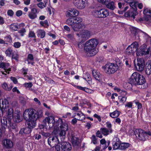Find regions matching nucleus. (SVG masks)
I'll return each instance as SVG.
<instances>
[{
    "label": "nucleus",
    "instance_id": "nucleus-58",
    "mask_svg": "<svg viewBox=\"0 0 151 151\" xmlns=\"http://www.w3.org/2000/svg\"><path fill=\"white\" fill-rule=\"evenodd\" d=\"M12 54V58L16 60H18L19 58L18 55L17 53L14 54Z\"/></svg>",
    "mask_w": 151,
    "mask_h": 151
},
{
    "label": "nucleus",
    "instance_id": "nucleus-59",
    "mask_svg": "<svg viewBox=\"0 0 151 151\" xmlns=\"http://www.w3.org/2000/svg\"><path fill=\"white\" fill-rule=\"evenodd\" d=\"M132 102H129L126 103L125 105V107H127L128 108H132Z\"/></svg>",
    "mask_w": 151,
    "mask_h": 151
},
{
    "label": "nucleus",
    "instance_id": "nucleus-39",
    "mask_svg": "<svg viewBox=\"0 0 151 151\" xmlns=\"http://www.w3.org/2000/svg\"><path fill=\"white\" fill-rule=\"evenodd\" d=\"M125 2L129 4L130 6H134L135 5L134 0H123Z\"/></svg>",
    "mask_w": 151,
    "mask_h": 151
},
{
    "label": "nucleus",
    "instance_id": "nucleus-55",
    "mask_svg": "<svg viewBox=\"0 0 151 151\" xmlns=\"http://www.w3.org/2000/svg\"><path fill=\"white\" fill-rule=\"evenodd\" d=\"M13 46L15 48H19L21 46V44L19 42H15Z\"/></svg>",
    "mask_w": 151,
    "mask_h": 151
},
{
    "label": "nucleus",
    "instance_id": "nucleus-56",
    "mask_svg": "<svg viewBox=\"0 0 151 151\" xmlns=\"http://www.w3.org/2000/svg\"><path fill=\"white\" fill-rule=\"evenodd\" d=\"M67 131H64L63 129H60V132L59 133V135L61 136H64L66 134V132Z\"/></svg>",
    "mask_w": 151,
    "mask_h": 151
},
{
    "label": "nucleus",
    "instance_id": "nucleus-20",
    "mask_svg": "<svg viewBox=\"0 0 151 151\" xmlns=\"http://www.w3.org/2000/svg\"><path fill=\"white\" fill-rule=\"evenodd\" d=\"M79 12L76 9L74 8H71L67 11L66 15L68 17H72L74 16H77Z\"/></svg>",
    "mask_w": 151,
    "mask_h": 151
},
{
    "label": "nucleus",
    "instance_id": "nucleus-23",
    "mask_svg": "<svg viewBox=\"0 0 151 151\" xmlns=\"http://www.w3.org/2000/svg\"><path fill=\"white\" fill-rule=\"evenodd\" d=\"M37 9L33 8L32 9L31 11L29 12L28 16L30 19H34L37 17Z\"/></svg>",
    "mask_w": 151,
    "mask_h": 151
},
{
    "label": "nucleus",
    "instance_id": "nucleus-54",
    "mask_svg": "<svg viewBox=\"0 0 151 151\" xmlns=\"http://www.w3.org/2000/svg\"><path fill=\"white\" fill-rule=\"evenodd\" d=\"M91 142L94 144L97 143L96 139L94 135H93L91 137Z\"/></svg>",
    "mask_w": 151,
    "mask_h": 151
},
{
    "label": "nucleus",
    "instance_id": "nucleus-3",
    "mask_svg": "<svg viewBox=\"0 0 151 151\" xmlns=\"http://www.w3.org/2000/svg\"><path fill=\"white\" fill-rule=\"evenodd\" d=\"M66 23L70 26L73 30L75 32H78L80 29H84L85 27L84 24L82 22V19L79 17L67 19Z\"/></svg>",
    "mask_w": 151,
    "mask_h": 151
},
{
    "label": "nucleus",
    "instance_id": "nucleus-42",
    "mask_svg": "<svg viewBox=\"0 0 151 151\" xmlns=\"http://www.w3.org/2000/svg\"><path fill=\"white\" fill-rule=\"evenodd\" d=\"M127 97L122 96H120L119 97V102L121 103H123L125 102L126 100Z\"/></svg>",
    "mask_w": 151,
    "mask_h": 151
},
{
    "label": "nucleus",
    "instance_id": "nucleus-63",
    "mask_svg": "<svg viewBox=\"0 0 151 151\" xmlns=\"http://www.w3.org/2000/svg\"><path fill=\"white\" fill-rule=\"evenodd\" d=\"M22 14V12L21 10H18L16 13V15L18 17L21 16Z\"/></svg>",
    "mask_w": 151,
    "mask_h": 151
},
{
    "label": "nucleus",
    "instance_id": "nucleus-32",
    "mask_svg": "<svg viewBox=\"0 0 151 151\" xmlns=\"http://www.w3.org/2000/svg\"><path fill=\"white\" fill-rule=\"evenodd\" d=\"M120 114L119 111L116 110L109 114V116L112 118H115L117 117Z\"/></svg>",
    "mask_w": 151,
    "mask_h": 151
},
{
    "label": "nucleus",
    "instance_id": "nucleus-1",
    "mask_svg": "<svg viewBox=\"0 0 151 151\" xmlns=\"http://www.w3.org/2000/svg\"><path fill=\"white\" fill-rule=\"evenodd\" d=\"M23 115L24 119L26 121H28V124L29 127L34 128L35 126L36 120L41 117L42 114L41 112L30 108L26 110Z\"/></svg>",
    "mask_w": 151,
    "mask_h": 151
},
{
    "label": "nucleus",
    "instance_id": "nucleus-28",
    "mask_svg": "<svg viewBox=\"0 0 151 151\" xmlns=\"http://www.w3.org/2000/svg\"><path fill=\"white\" fill-rule=\"evenodd\" d=\"M92 73L93 77L96 80L99 81L100 79L102 76L99 71L93 70L92 71Z\"/></svg>",
    "mask_w": 151,
    "mask_h": 151
},
{
    "label": "nucleus",
    "instance_id": "nucleus-26",
    "mask_svg": "<svg viewBox=\"0 0 151 151\" xmlns=\"http://www.w3.org/2000/svg\"><path fill=\"white\" fill-rule=\"evenodd\" d=\"M71 141L73 146L78 147L79 146V139L78 137L72 135L71 137Z\"/></svg>",
    "mask_w": 151,
    "mask_h": 151
},
{
    "label": "nucleus",
    "instance_id": "nucleus-31",
    "mask_svg": "<svg viewBox=\"0 0 151 151\" xmlns=\"http://www.w3.org/2000/svg\"><path fill=\"white\" fill-rule=\"evenodd\" d=\"M102 134L104 135H108L109 133H111L112 132V129H108L105 128H101L100 129Z\"/></svg>",
    "mask_w": 151,
    "mask_h": 151
},
{
    "label": "nucleus",
    "instance_id": "nucleus-35",
    "mask_svg": "<svg viewBox=\"0 0 151 151\" xmlns=\"http://www.w3.org/2000/svg\"><path fill=\"white\" fill-rule=\"evenodd\" d=\"M129 144L127 143H121L119 150H125L128 148L129 147Z\"/></svg>",
    "mask_w": 151,
    "mask_h": 151
},
{
    "label": "nucleus",
    "instance_id": "nucleus-8",
    "mask_svg": "<svg viewBox=\"0 0 151 151\" xmlns=\"http://www.w3.org/2000/svg\"><path fill=\"white\" fill-rule=\"evenodd\" d=\"M139 45L137 42H134L129 45L125 50V53L128 55H133L137 50Z\"/></svg>",
    "mask_w": 151,
    "mask_h": 151
},
{
    "label": "nucleus",
    "instance_id": "nucleus-4",
    "mask_svg": "<svg viewBox=\"0 0 151 151\" xmlns=\"http://www.w3.org/2000/svg\"><path fill=\"white\" fill-rule=\"evenodd\" d=\"M145 81L144 76H141L138 73L134 72L132 74L129 79V82L127 84H129L130 86H132V85H141L144 84Z\"/></svg>",
    "mask_w": 151,
    "mask_h": 151
},
{
    "label": "nucleus",
    "instance_id": "nucleus-46",
    "mask_svg": "<svg viewBox=\"0 0 151 151\" xmlns=\"http://www.w3.org/2000/svg\"><path fill=\"white\" fill-rule=\"evenodd\" d=\"M32 128L29 127L28 125V127L24 128V134H29L31 132V129Z\"/></svg>",
    "mask_w": 151,
    "mask_h": 151
},
{
    "label": "nucleus",
    "instance_id": "nucleus-33",
    "mask_svg": "<svg viewBox=\"0 0 151 151\" xmlns=\"http://www.w3.org/2000/svg\"><path fill=\"white\" fill-rule=\"evenodd\" d=\"M37 33L38 37H40L41 38H43L45 36V32L44 30H39L37 31Z\"/></svg>",
    "mask_w": 151,
    "mask_h": 151
},
{
    "label": "nucleus",
    "instance_id": "nucleus-45",
    "mask_svg": "<svg viewBox=\"0 0 151 151\" xmlns=\"http://www.w3.org/2000/svg\"><path fill=\"white\" fill-rule=\"evenodd\" d=\"M144 19L146 21L151 22V15L146 14L145 15Z\"/></svg>",
    "mask_w": 151,
    "mask_h": 151
},
{
    "label": "nucleus",
    "instance_id": "nucleus-47",
    "mask_svg": "<svg viewBox=\"0 0 151 151\" xmlns=\"http://www.w3.org/2000/svg\"><path fill=\"white\" fill-rule=\"evenodd\" d=\"M84 42L83 40H82L78 43V45L79 48L81 49L83 47L84 48L85 44H84Z\"/></svg>",
    "mask_w": 151,
    "mask_h": 151
},
{
    "label": "nucleus",
    "instance_id": "nucleus-37",
    "mask_svg": "<svg viewBox=\"0 0 151 151\" xmlns=\"http://www.w3.org/2000/svg\"><path fill=\"white\" fill-rule=\"evenodd\" d=\"M40 24L41 26L45 28H47L49 25L48 21L47 20L40 22Z\"/></svg>",
    "mask_w": 151,
    "mask_h": 151
},
{
    "label": "nucleus",
    "instance_id": "nucleus-64",
    "mask_svg": "<svg viewBox=\"0 0 151 151\" xmlns=\"http://www.w3.org/2000/svg\"><path fill=\"white\" fill-rule=\"evenodd\" d=\"M5 38L6 39L7 41L9 42H11L12 41V39L10 35L6 37Z\"/></svg>",
    "mask_w": 151,
    "mask_h": 151
},
{
    "label": "nucleus",
    "instance_id": "nucleus-12",
    "mask_svg": "<svg viewBox=\"0 0 151 151\" xmlns=\"http://www.w3.org/2000/svg\"><path fill=\"white\" fill-rule=\"evenodd\" d=\"M8 101L6 99H2L0 100V109L2 115H4V113L6 111V109L8 107Z\"/></svg>",
    "mask_w": 151,
    "mask_h": 151
},
{
    "label": "nucleus",
    "instance_id": "nucleus-29",
    "mask_svg": "<svg viewBox=\"0 0 151 151\" xmlns=\"http://www.w3.org/2000/svg\"><path fill=\"white\" fill-rule=\"evenodd\" d=\"M77 116V120L79 121L84 120L85 119V116L84 114L81 112H80L76 114H75L73 117Z\"/></svg>",
    "mask_w": 151,
    "mask_h": 151
},
{
    "label": "nucleus",
    "instance_id": "nucleus-5",
    "mask_svg": "<svg viewBox=\"0 0 151 151\" xmlns=\"http://www.w3.org/2000/svg\"><path fill=\"white\" fill-rule=\"evenodd\" d=\"M121 63L118 60L116 63H109L106 64L102 67V68L105 72L108 74L114 73L119 70Z\"/></svg>",
    "mask_w": 151,
    "mask_h": 151
},
{
    "label": "nucleus",
    "instance_id": "nucleus-49",
    "mask_svg": "<svg viewBox=\"0 0 151 151\" xmlns=\"http://www.w3.org/2000/svg\"><path fill=\"white\" fill-rule=\"evenodd\" d=\"M24 85L26 88H30L33 86V84L31 82L25 83L24 84Z\"/></svg>",
    "mask_w": 151,
    "mask_h": 151
},
{
    "label": "nucleus",
    "instance_id": "nucleus-18",
    "mask_svg": "<svg viewBox=\"0 0 151 151\" xmlns=\"http://www.w3.org/2000/svg\"><path fill=\"white\" fill-rule=\"evenodd\" d=\"M132 8L129 11L127 12L124 14V16L125 17L132 18L133 19L135 18V16L136 15L137 12L136 11L134 10V6H131Z\"/></svg>",
    "mask_w": 151,
    "mask_h": 151
},
{
    "label": "nucleus",
    "instance_id": "nucleus-7",
    "mask_svg": "<svg viewBox=\"0 0 151 151\" xmlns=\"http://www.w3.org/2000/svg\"><path fill=\"white\" fill-rule=\"evenodd\" d=\"M71 149L70 144L66 142H62L61 144L55 147V149L57 151H70Z\"/></svg>",
    "mask_w": 151,
    "mask_h": 151
},
{
    "label": "nucleus",
    "instance_id": "nucleus-25",
    "mask_svg": "<svg viewBox=\"0 0 151 151\" xmlns=\"http://www.w3.org/2000/svg\"><path fill=\"white\" fill-rule=\"evenodd\" d=\"M60 123L61 124L60 125V128L61 129H63L64 131H68V126L67 123L65 122L62 121L61 119H59L58 121V123Z\"/></svg>",
    "mask_w": 151,
    "mask_h": 151
},
{
    "label": "nucleus",
    "instance_id": "nucleus-40",
    "mask_svg": "<svg viewBox=\"0 0 151 151\" xmlns=\"http://www.w3.org/2000/svg\"><path fill=\"white\" fill-rule=\"evenodd\" d=\"M104 61V58L103 57L99 56L96 58V62L98 64L101 63Z\"/></svg>",
    "mask_w": 151,
    "mask_h": 151
},
{
    "label": "nucleus",
    "instance_id": "nucleus-44",
    "mask_svg": "<svg viewBox=\"0 0 151 151\" xmlns=\"http://www.w3.org/2000/svg\"><path fill=\"white\" fill-rule=\"evenodd\" d=\"M130 29L131 32L134 35L136 34L138 30L137 28L132 26L130 27Z\"/></svg>",
    "mask_w": 151,
    "mask_h": 151
},
{
    "label": "nucleus",
    "instance_id": "nucleus-6",
    "mask_svg": "<svg viewBox=\"0 0 151 151\" xmlns=\"http://www.w3.org/2000/svg\"><path fill=\"white\" fill-rule=\"evenodd\" d=\"M92 14L94 17L98 18H104L108 17L109 14L108 10L106 9H101L99 10H93Z\"/></svg>",
    "mask_w": 151,
    "mask_h": 151
},
{
    "label": "nucleus",
    "instance_id": "nucleus-50",
    "mask_svg": "<svg viewBox=\"0 0 151 151\" xmlns=\"http://www.w3.org/2000/svg\"><path fill=\"white\" fill-rule=\"evenodd\" d=\"M34 58L32 54H29L27 56V61L30 60V61H33L34 60Z\"/></svg>",
    "mask_w": 151,
    "mask_h": 151
},
{
    "label": "nucleus",
    "instance_id": "nucleus-43",
    "mask_svg": "<svg viewBox=\"0 0 151 151\" xmlns=\"http://www.w3.org/2000/svg\"><path fill=\"white\" fill-rule=\"evenodd\" d=\"M26 31L24 28H22L18 31V33L20 34V36L23 37L24 36L25 33L26 32Z\"/></svg>",
    "mask_w": 151,
    "mask_h": 151
},
{
    "label": "nucleus",
    "instance_id": "nucleus-53",
    "mask_svg": "<svg viewBox=\"0 0 151 151\" xmlns=\"http://www.w3.org/2000/svg\"><path fill=\"white\" fill-rule=\"evenodd\" d=\"M67 37L69 40H73L74 39V36L73 34H69L66 35Z\"/></svg>",
    "mask_w": 151,
    "mask_h": 151
},
{
    "label": "nucleus",
    "instance_id": "nucleus-27",
    "mask_svg": "<svg viewBox=\"0 0 151 151\" xmlns=\"http://www.w3.org/2000/svg\"><path fill=\"white\" fill-rule=\"evenodd\" d=\"M8 122H7V118H3V120L2 119L1 120V122L3 123L6 126L8 125V124H9L8 125H10L12 129H15L16 126L15 124H13L12 126H11L10 120L8 119Z\"/></svg>",
    "mask_w": 151,
    "mask_h": 151
},
{
    "label": "nucleus",
    "instance_id": "nucleus-16",
    "mask_svg": "<svg viewBox=\"0 0 151 151\" xmlns=\"http://www.w3.org/2000/svg\"><path fill=\"white\" fill-rule=\"evenodd\" d=\"M149 49H147V46L146 45H143L140 47L139 51L137 52V55H142L149 54Z\"/></svg>",
    "mask_w": 151,
    "mask_h": 151
},
{
    "label": "nucleus",
    "instance_id": "nucleus-51",
    "mask_svg": "<svg viewBox=\"0 0 151 151\" xmlns=\"http://www.w3.org/2000/svg\"><path fill=\"white\" fill-rule=\"evenodd\" d=\"M98 1L101 3L102 4L106 5L110 1V0H97Z\"/></svg>",
    "mask_w": 151,
    "mask_h": 151
},
{
    "label": "nucleus",
    "instance_id": "nucleus-24",
    "mask_svg": "<svg viewBox=\"0 0 151 151\" xmlns=\"http://www.w3.org/2000/svg\"><path fill=\"white\" fill-rule=\"evenodd\" d=\"M3 143L4 146L6 148H10L13 146V142L10 140L5 139L3 140Z\"/></svg>",
    "mask_w": 151,
    "mask_h": 151
},
{
    "label": "nucleus",
    "instance_id": "nucleus-30",
    "mask_svg": "<svg viewBox=\"0 0 151 151\" xmlns=\"http://www.w3.org/2000/svg\"><path fill=\"white\" fill-rule=\"evenodd\" d=\"M14 111L12 108H10L8 109V111L6 112V116L8 119H7V120L9 119L11 120L10 119L14 115Z\"/></svg>",
    "mask_w": 151,
    "mask_h": 151
},
{
    "label": "nucleus",
    "instance_id": "nucleus-10",
    "mask_svg": "<svg viewBox=\"0 0 151 151\" xmlns=\"http://www.w3.org/2000/svg\"><path fill=\"white\" fill-rule=\"evenodd\" d=\"M134 133L137 137L141 140L145 141L147 139L146 132L141 129H136L134 131Z\"/></svg>",
    "mask_w": 151,
    "mask_h": 151
},
{
    "label": "nucleus",
    "instance_id": "nucleus-34",
    "mask_svg": "<svg viewBox=\"0 0 151 151\" xmlns=\"http://www.w3.org/2000/svg\"><path fill=\"white\" fill-rule=\"evenodd\" d=\"M147 66L146 68L145 73L148 75L151 74V63H148L147 64Z\"/></svg>",
    "mask_w": 151,
    "mask_h": 151
},
{
    "label": "nucleus",
    "instance_id": "nucleus-36",
    "mask_svg": "<svg viewBox=\"0 0 151 151\" xmlns=\"http://www.w3.org/2000/svg\"><path fill=\"white\" fill-rule=\"evenodd\" d=\"M106 6L108 8L112 10H114L115 8L114 3L113 1H111L110 3H109L106 5Z\"/></svg>",
    "mask_w": 151,
    "mask_h": 151
},
{
    "label": "nucleus",
    "instance_id": "nucleus-41",
    "mask_svg": "<svg viewBox=\"0 0 151 151\" xmlns=\"http://www.w3.org/2000/svg\"><path fill=\"white\" fill-rule=\"evenodd\" d=\"M5 53L7 56L10 57L13 53V50L11 48H8L6 51Z\"/></svg>",
    "mask_w": 151,
    "mask_h": 151
},
{
    "label": "nucleus",
    "instance_id": "nucleus-14",
    "mask_svg": "<svg viewBox=\"0 0 151 151\" xmlns=\"http://www.w3.org/2000/svg\"><path fill=\"white\" fill-rule=\"evenodd\" d=\"M49 145L52 147H56L58 145H59L58 138L56 137H50L48 139Z\"/></svg>",
    "mask_w": 151,
    "mask_h": 151
},
{
    "label": "nucleus",
    "instance_id": "nucleus-9",
    "mask_svg": "<svg viewBox=\"0 0 151 151\" xmlns=\"http://www.w3.org/2000/svg\"><path fill=\"white\" fill-rule=\"evenodd\" d=\"M44 123H48L49 124H52V125H49V127L53 128L54 129L57 131L58 127L56 125L55 126V124H57L58 122L55 123V121L54 119V117L52 116H50L46 117L43 121Z\"/></svg>",
    "mask_w": 151,
    "mask_h": 151
},
{
    "label": "nucleus",
    "instance_id": "nucleus-62",
    "mask_svg": "<svg viewBox=\"0 0 151 151\" xmlns=\"http://www.w3.org/2000/svg\"><path fill=\"white\" fill-rule=\"evenodd\" d=\"M109 145V142L108 141L106 144L102 145V149L104 150L107 148Z\"/></svg>",
    "mask_w": 151,
    "mask_h": 151
},
{
    "label": "nucleus",
    "instance_id": "nucleus-57",
    "mask_svg": "<svg viewBox=\"0 0 151 151\" xmlns=\"http://www.w3.org/2000/svg\"><path fill=\"white\" fill-rule=\"evenodd\" d=\"M10 79L11 80L13 81L14 83L16 84L17 83L18 81L17 79L16 78L11 76L10 78Z\"/></svg>",
    "mask_w": 151,
    "mask_h": 151
},
{
    "label": "nucleus",
    "instance_id": "nucleus-17",
    "mask_svg": "<svg viewBox=\"0 0 151 151\" xmlns=\"http://www.w3.org/2000/svg\"><path fill=\"white\" fill-rule=\"evenodd\" d=\"M73 3L74 5L78 9H83L86 6L85 1L83 0H73Z\"/></svg>",
    "mask_w": 151,
    "mask_h": 151
},
{
    "label": "nucleus",
    "instance_id": "nucleus-22",
    "mask_svg": "<svg viewBox=\"0 0 151 151\" xmlns=\"http://www.w3.org/2000/svg\"><path fill=\"white\" fill-rule=\"evenodd\" d=\"M21 114L20 111H15L12 118L14 122H19L21 120Z\"/></svg>",
    "mask_w": 151,
    "mask_h": 151
},
{
    "label": "nucleus",
    "instance_id": "nucleus-2",
    "mask_svg": "<svg viewBox=\"0 0 151 151\" xmlns=\"http://www.w3.org/2000/svg\"><path fill=\"white\" fill-rule=\"evenodd\" d=\"M98 44V41L96 39H91L86 42L84 46V50L88 55L93 56L98 52V49L96 48Z\"/></svg>",
    "mask_w": 151,
    "mask_h": 151
},
{
    "label": "nucleus",
    "instance_id": "nucleus-21",
    "mask_svg": "<svg viewBox=\"0 0 151 151\" xmlns=\"http://www.w3.org/2000/svg\"><path fill=\"white\" fill-rule=\"evenodd\" d=\"M25 26L24 23H22L19 24L18 23H13L11 24L9 26L10 29L14 31H17V29H20V27H23Z\"/></svg>",
    "mask_w": 151,
    "mask_h": 151
},
{
    "label": "nucleus",
    "instance_id": "nucleus-60",
    "mask_svg": "<svg viewBox=\"0 0 151 151\" xmlns=\"http://www.w3.org/2000/svg\"><path fill=\"white\" fill-rule=\"evenodd\" d=\"M134 103L137 105V107L138 109H140L142 107V104L139 102L135 101Z\"/></svg>",
    "mask_w": 151,
    "mask_h": 151
},
{
    "label": "nucleus",
    "instance_id": "nucleus-48",
    "mask_svg": "<svg viewBox=\"0 0 151 151\" xmlns=\"http://www.w3.org/2000/svg\"><path fill=\"white\" fill-rule=\"evenodd\" d=\"M29 37L35 38L36 37V35L34 32L32 31H29L28 35Z\"/></svg>",
    "mask_w": 151,
    "mask_h": 151
},
{
    "label": "nucleus",
    "instance_id": "nucleus-38",
    "mask_svg": "<svg viewBox=\"0 0 151 151\" xmlns=\"http://www.w3.org/2000/svg\"><path fill=\"white\" fill-rule=\"evenodd\" d=\"M2 86L4 89L8 91L11 90L12 88V86L8 87L7 84L6 83H4L2 85Z\"/></svg>",
    "mask_w": 151,
    "mask_h": 151
},
{
    "label": "nucleus",
    "instance_id": "nucleus-61",
    "mask_svg": "<svg viewBox=\"0 0 151 151\" xmlns=\"http://www.w3.org/2000/svg\"><path fill=\"white\" fill-rule=\"evenodd\" d=\"M7 14L8 16L12 17L13 16L14 13L12 10H9L7 12Z\"/></svg>",
    "mask_w": 151,
    "mask_h": 151
},
{
    "label": "nucleus",
    "instance_id": "nucleus-11",
    "mask_svg": "<svg viewBox=\"0 0 151 151\" xmlns=\"http://www.w3.org/2000/svg\"><path fill=\"white\" fill-rule=\"evenodd\" d=\"M134 65L136 70L141 72L144 69L145 63L143 59L138 58L137 59V63H135Z\"/></svg>",
    "mask_w": 151,
    "mask_h": 151
},
{
    "label": "nucleus",
    "instance_id": "nucleus-19",
    "mask_svg": "<svg viewBox=\"0 0 151 151\" xmlns=\"http://www.w3.org/2000/svg\"><path fill=\"white\" fill-rule=\"evenodd\" d=\"M121 144V141L119 138L115 137L113 139V150L119 149Z\"/></svg>",
    "mask_w": 151,
    "mask_h": 151
},
{
    "label": "nucleus",
    "instance_id": "nucleus-52",
    "mask_svg": "<svg viewBox=\"0 0 151 151\" xmlns=\"http://www.w3.org/2000/svg\"><path fill=\"white\" fill-rule=\"evenodd\" d=\"M38 7L41 9H42L46 7V5H44V4L42 2H40L37 4Z\"/></svg>",
    "mask_w": 151,
    "mask_h": 151
},
{
    "label": "nucleus",
    "instance_id": "nucleus-15",
    "mask_svg": "<svg viewBox=\"0 0 151 151\" xmlns=\"http://www.w3.org/2000/svg\"><path fill=\"white\" fill-rule=\"evenodd\" d=\"M0 68H3L5 70L4 72L1 71L2 74L6 75L5 72L8 74L9 73V71H11V68L10 67L9 64L8 63H2L0 64Z\"/></svg>",
    "mask_w": 151,
    "mask_h": 151
},
{
    "label": "nucleus",
    "instance_id": "nucleus-13",
    "mask_svg": "<svg viewBox=\"0 0 151 151\" xmlns=\"http://www.w3.org/2000/svg\"><path fill=\"white\" fill-rule=\"evenodd\" d=\"M80 33H77L76 35L85 40L88 39L91 36L90 32L86 30H82L80 32Z\"/></svg>",
    "mask_w": 151,
    "mask_h": 151
}]
</instances>
